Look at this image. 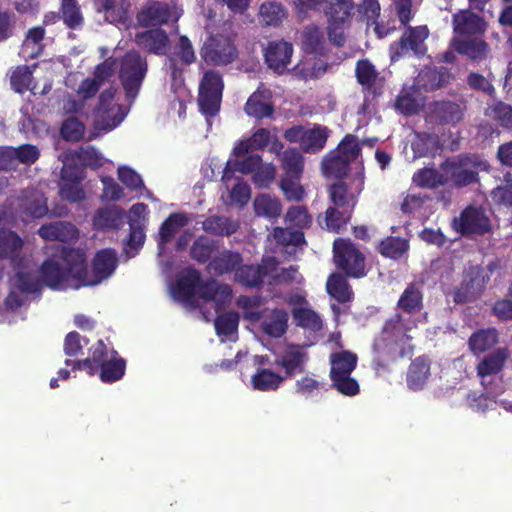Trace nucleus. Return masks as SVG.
Here are the masks:
<instances>
[{
    "label": "nucleus",
    "instance_id": "f257e3e1",
    "mask_svg": "<svg viewBox=\"0 0 512 512\" xmlns=\"http://www.w3.org/2000/svg\"><path fill=\"white\" fill-rule=\"evenodd\" d=\"M171 293L175 300L188 307L199 306V300L213 302L216 312L229 303L232 296L229 285L218 284L213 280L204 283L200 273L193 268H187L179 274L176 285L171 287Z\"/></svg>",
    "mask_w": 512,
    "mask_h": 512
},
{
    "label": "nucleus",
    "instance_id": "f03ea898",
    "mask_svg": "<svg viewBox=\"0 0 512 512\" xmlns=\"http://www.w3.org/2000/svg\"><path fill=\"white\" fill-rule=\"evenodd\" d=\"M67 251L63 252L61 262L47 260L43 263L40 271L41 279L36 271H18L14 278V285L24 293L39 292L42 283L58 290L80 288V280L73 277V274L69 271V265L65 262Z\"/></svg>",
    "mask_w": 512,
    "mask_h": 512
},
{
    "label": "nucleus",
    "instance_id": "7ed1b4c3",
    "mask_svg": "<svg viewBox=\"0 0 512 512\" xmlns=\"http://www.w3.org/2000/svg\"><path fill=\"white\" fill-rule=\"evenodd\" d=\"M65 262L75 279L82 286H95L109 278L117 265L116 253L111 249L99 251L93 260V277H89L85 254L79 249H69L65 254Z\"/></svg>",
    "mask_w": 512,
    "mask_h": 512
},
{
    "label": "nucleus",
    "instance_id": "20e7f679",
    "mask_svg": "<svg viewBox=\"0 0 512 512\" xmlns=\"http://www.w3.org/2000/svg\"><path fill=\"white\" fill-rule=\"evenodd\" d=\"M499 268L496 261L487 266L472 265L463 272V279L453 291V300L457 304L472 302L478 299L487 287L492 273Z\"/></svg>",
    "mask_w": 512,
    "mask_h": 512
},
{
    "label": "nucleus",
    "instance_id": "39448f33",
    "mask_svg": "<svg viewBox=\"0 0 512 512\" xmlns=\"http://www.w3.org/2000/svg\"><path fill=\"white\" fill-rule=\"evenodd\" d=\"M357 355L350 351L335 352L330 355L331 386L345 396L359 393V384L351 373L357 365Z\"/></svg>",
    "mask_w": 512,
    "mask_h": 512
},
{
    "label": "nucleus",
    "instance_id": "423d86ee",
    "mask_svg": "<svg viewBox=\"0 0 512 512\" xmlns=\"http://www.w3.org/2000/svg\"><path fill=\"white\" fill-rule=\"evenodd\" d=\"M148 64L138 51L127 52L119 61V78L126 97L133 101L139 93L146 76Z\"/></svg>",
    "mask_w": 512,
    "mask_h": 512
},
{
    "label": "nucleus",
    "instance_id": "0eeeda50",
    "mask_svg": "<svg viewBox=\"0 0 512 512\" xmlns=\"http://www.w3.org/2000/svg\"><path fill=\"white\" fill-rule=\"evenodd\" d=\"M354 9L352 0H326L324 14L328 19V36L336 46L345 43L344 29L348 25Z\"/></svg>",
    "mask_w": 512,
    "mask_h": 512
},
{
    "label": "nucleus",
    "instance_id": "6e6552de",
    "mask_svg": "<svg viewBox=\"0 0 512 512\" xmlns=\"http://www.w3.org/2000/svg\"><path fill=\"white\" fill-rule=\"evenodd\" d=\"M414 322L406 320L403 315L396 314L390 318L381 333V336L375 340L374 347L376 350H382L385 346H389L393 350V346H400V356L405 355V346L411 340L407 331L411 329Z\"/></svg>",
    "mask_w": 512,
    "mask_h": 512
},
{
    "label": "nucleus",
    "instance_id": "1a4fd4ad",
    "mask_svg": "<svg viewBox=\"0 0 512 512\" xmlns=\"http://www.w3.org/2000/svg\"><path fill=\"white\" fill-rule=\"evenodd\" d=\"M429 37V30L426 26L408 27L401 38L390 46L391 60L397 61L407 55L422 57L427 52L425 44Z\"/></svg>",
    "mask_w": 512,
    "mask_h": 512
},
{
    "label": "nucleus",
    "instance_id": "9d476101",
    "mask_svg": "<svg viewBox=\"0 0 512 512\" xmlns=\"http://www.w3.org/2000/svg\"><path fill=\"white\" fill-rule=\"evenodd\" d=\"M116 88L109 86L104 89L94 110L95 122L98 128L103 130H112L118 126L125 118L126 111L118 103L114 102Z\"/></svg>",
    "mask_w": 512,
    "mask_h": 512
},
{
    "label": "nucleus",
    "instance_id": "9b49d317",
    "mask_svg": "<svg viewBox=\"0 0 512 512\" xmlns=\"http://www.w3.org/2000/svg\"><path fill=\"white\" fill-rule=\"evenodd\" d=\"M223 81L221 75L214 71H207L200 82L198 105L206 116H214L220 109Z\"/></svg>",
    "mask_w": 512,
    "mask_h": 512
},
{
    "label": "nucleus",
    "instance_id": "f8f14e48",
    "mask_svg": "<svg viewBox=\"0 0 512 512\" xmlns=\"http://www.w3.org/2000/svg\"><path fill=\"white\" fill-rule=\"evenodd\" d=\"M201 55L206 63L222 66L235 61L238 57V51L229 37L216 35L206 40Z\"/></svg>",
    "mask_w": 512,
    "mask_h": 512
},
{
    "label": "nucleus",
    "instance_id": "ddd939ff",
    "mask_svg": "<svg viewBox=\"0 0 512 512\" xmlns=\"http://www.w3.org/2000/svg\"><path fill=\"white\" fill-rule=\"evenodd\" d=\"M334 259L339 268L347 275L361 277L364 275V256L353 243L337 239L333 244Z\"/></svg>",
    "mask_w": 512,
    "mask_h": 512
},
{
    "label": "nucleus",
    "instance_id": "4468645a",
    "mask_svg": "<svg viewBox=\"0 0 512 512\" xmlns=\"http://www.w3.org/2000/svg\"><path fill=\"white\" fill-rule=\"evenodd\" d=\"M451 180L458 187L468 186L478 181L479 171L488 169V163L478 155L460 156L451 164Z\"/></svg>",
    "mask_w": 512,
    "mask_h": 512
},
{
    "label": "nucleus",
    "instance_id": "2eb2a0df",
    "mask_svg": "<svg viewBox=\"0 0 512 512\" xmlns=\"http://www.w3.org/2000/svg\"><path fill=\"white\" fill-rule=\"evenodd\" d=\"M451 225L461 235H482L491 229L490 219L485 211L474 206H468L459 217H454Z\"/></svg>",
    "mask_w": 512,
    "mask_h": 512
},
{
    "label": "nucleus",
    "instance_id": "dca6fc26",
    "mask_svg": "<svg viewBox=\"0 0 512 512\" xmlns=\"http://www.w3.org/2000/svg\"><path fill=\"white\" fill-rule=\"evenodd\" d=\"M246 317L250 320H260L263 333L273 338L282 337L288 329L289 314L284 309H273L262 316L259 312L247 311Z\"/></svg>",
    "mask_w": 512,
    "mask_h": 512
},
{
    "label": "nucleus",
    "instance_id": "f3484780",
    "mask_svg": "<svg viewBox=\"0 0 512 512\" xmlns=\"http://www.w3.org/2000/svg\"><path fill=\"white\" fill-rule=\"evenodd\" d=\"M466 105L450 100L435 101L429 105L430 121L439 125L455 126L464 119Z\"/></svg>",
    "mask_w": 512,
    "mask_h": 512
},
{
    "label": "nucleus",
    "instance_id": "a211bd4d",
    "mask_svg": "<svg viewBox=\"0 0 512 512\" xmlns=\"http://www.w3.org/2000/svg\"><path fill=\"white\" fill-rule=\"evenodd\" d=\"M116 61L109 58L99 64L93 78L84 79L78 87L77 93L84 101L96 95L100 88L110 83V79L114 76Z\"/></svg>",
    "mask_w": 512,
    "mask_h": 512
},
{
    "label": "nucleus",
    "instance_id": "6ab92c4d",
    "mask_svg": "<svg viewBox=\"0 0 512 512\" xmlns=\"http://www.w3.org/2000/svg\"><path fill=\"white\" fill-rule=\"evenodd\" d=\"M266 147L270 152L279 155L283 144L278 140L277 136L271 134L269 130L259 128L249 139L242 141L234 148V154L236 157H240L246 155L251 149H264Z\"/></svg>",
    "mask_w": 512,
    "mask_h": 512
},
{
    "label": "nucleus",
    "instance_id": "aec40b11",
    "mask_svg": "<svg viewBox=\"0 0 512 512\" xmlns=\"http://www.w3.org/2000/svg\"><path fill=\"white\" fill-rule=\"evenodd\" d=\"M180 16L181 10L176 6L155 2L139 13L138 20L143 26H157L170 21L175 22Z\"/></svg>",
    "mask_w": 512,
    "mask_h": 512
},
{
    "label": "nucleus",
    "instance_id": "412c9836",
    "mask_svg": "<svg viewBox=\"0 0 512 512\" xmlns=\"http://www.w3.org/2000/svg\"><path fill=\"white\" fill-rule=\"evenodd\" d=\"M452 27L456 36H477L486 31L487 23L470 9H463L452 16Z\"/></svg>",
    "mask_w": 512,
    "mask_h": 512
},
{
    "label": "nucleus",
    "instance_id": "4be33fe9",
    "mask_svg": "<svg viewBox=\"0 0 512 512\" xmlns=\"http://www.w3.org/2000/svg\"><path fill=\"white\" fill-rule=\"evenodd\" d=\"M292 44L286 41H273L265 49V62L277 74H283L291 62Z\"/></svg>",
    "mask_w": 512,
    "mask_h": 512
},
{
    "label": "nucleus",
    "instance_id": "5701e85b",
    "mask_svg": "<svg viewBox=\"0 0 512 512\" xmlns=\"http://www.w3.org/2000/svg\"><path fill=\"white\" fill-rule=\"evenodd\" d=\"M451 44L455 51L474 62L486 60L490 54L489 44L479 37L454 36Z\"/></svg>",
    "mask_w": 512,
    "mask_h": 512
},
{
    "label": "nucleus",
    "instance_id": "b1692460",
    "mask_svg": "<svg viewBox=\"0 0 512 512\" xmlns=\"http://www.w3.org/2000/svg\"><path fill=\"white\" fill-rule=\"evenodd\" d=\"M308 355L299 345H289L276 356L275 365L285 370V378L304 371Z\"/></svg>",
    "mask_w": 512,
    "mask_h": 512
},
{
    "label": "nucleus",
    "instance_id": "393cba45",
    "mask_svg": "<svg viewBox=\"0 0 512 512\" xmlns=\"http://www.w3.org/2000/svg\"><path fill=\"white\" fill-rule=\"evenodd\" d=\"M355 187L352 191L347 183L338 181L329 187V198L333 206L342 209H352L356 204V194H359L364 185L362 176L354 180Z\"/></svg>",
    "mask_w": 512,
    "mask_h": 512
},
{
    "label": "nucleus",
    "instance_id": "a878e982",
    "mask_svg": "<svg viewBox=\"0 0 512 512\" xmlns=\"http://www.w3.org/2000/svg\"><path fill=\"white\" fill-rule=\"evenodd\" d=\"M452 74L446 67H425L418 73L414 85L424 91H433L449 84Z\"/></svg>",
    "mask_w": 512,
    "mask_h": 512
},
{
    "label": "nucleus",
    "instance_id": "bb28decb",
    "mask_svg": "<svg viewBox=\"0 0 512 512\" xmlns=\"http://www.w3.org/2000/svg\"><path fill=\"white\" fill-rule=\"evenodd\" d=\"M17 209L27 217L34 218L43 217L48 212L44 194L34 188L22 191L18 198Z\"/></svg>",
    "mask_w": 512,
    "mask_h": 512
},
{
    "label": "nucleus",
    "instance_id": "cd10ccee",
    "mask_svg": "<svg viewBox=\"0 0 512 512\" xmlns=\"http://www.w3.org/2000/svg\"><path fill=\"white\" fill-rule=\"evenodd\" d=\"M129 0H95L98 13H104L105 20L112 24H125L128 20Z\"/></svg>",
    "mask_w": 512,
    "mask_h": 512
},
{
    "label": "nucleus",
    "instance_id": "c85d7f7f",
    "mask_svg": "<svg viewBox=\"0 0 512 512\" xmlns=\"http://www.w3.org/2000/svg\"><path fill=\"white\" fill-rule=\"evenodd\" d=\"M244 110L248 116L256 119L271 117L274 112L271 93L268 90L255 91L248 98Z\"/></svg>",
    "mask_w": 512,
    "mask_h": 512
},
{
    "label": "nucleus",
    "instance_id": "c756f323",
    "mask_svg": "<svg viewBox=\"0 0 512 512\" xmlns=\"http://www.w3.org/2000/svg\"><path fill=\"white\" fill-rule=\"evenodd\" d=\"M137 45L150 53L164 55L168 47V36L161 29H150L135 35Z\"/></svg>",
    "mask_w": 512,
    "mask_h": 512
},
{
    "label": "nucleus",
    "instance_id": "7c9ffc66",
    "mask_svg": "<svg viewBox=\"0 0 512 512\" xmlns=\"http://www.w3.org/2000/svg\"><path fill=\"white\" fill-rule=\"evenodd\" d=\"M38 234L45 240L70 242L77 238L78 231L70 222L57 221L42 225Z\"/></svg>",
    "mask_w": 512,
    "mask_h": 512
},
{
    "label": "nucleus",
    "instance_id": "2f4dec72",
    "mask_svg": "<svg viewBox=\"0 0 512 512\" xmlns=\"http://www.w3.org/2000/svg\"><path fill=\"white\" fill-rule=\"evenodd\" d=\"M261 161V157L257 154H251L247 157H245V155L240 156L237 157L235 161L229 160L222 176L225 187L229 188V182L232 180V176L235 172L241 174L254 173Z\"/></svg>",
    "mask_w": 512,
    "mask_h": 512
},
{
    "label": "nucleus",
    "instance_id": "473e14b6",
    "mask_svg": "<svg viewBox=\"0 0 512 512\" xmlns=\"http://www.w3.org/2000/svg\"><path fill=\"white\" fill-rule=\"evenodd\" d=\"M108 351L102 340H99L92 352L91 357L84 360H69L65 361L67 366H72L74 370H87L90 375H93L96 370L108 360Z\"/></svg>",
    "mask_w": 512,
    "mask_h": 512
},
{
    "label": "nucleus",
    "instance_id": "72a5a7b5",
    "mask_svg": "<svg viewBox=\"0 0 512 512\" xmlns=\"http://www.w3.org/2000/svg\"><path fill=\"white\" fill-rule=\"evenodd\" d=\"M265 277H268L265 258L259 265L239 266L235 272V280L240 284L251 288L261 286Z\"/></svg>",
    "mask_w": 512,
    "mask_h": 512
},
{
    "label": "nucleus",
    "instance_id": "f704fd0d",
    "mask_svg": "<svg viewBox=\"0 0 512 512\" xmlns=\"http://www.w3.org/2000/svg\"><path fill=\"white\" fill-rule=\"evenodd\" d=\"M509 357V350L501 347L485 356L477 364V374L480 377L490 376L499 373Z\"/></svg>",
    "mask_w": 512,
    "mask_h": 512
},
{
    "label": "nucleus",
    "instance_id": "c9c22d12",
    "mask_svg": "<svg viewBox=\"0 0 512 512\" xmlns=\"http://www.w3.org/2000/svg\"><path fill=\"white\" fill-rule=\"evenodd\" d=\"M266 269H268V277L275 284H288L292 282H300V275L295 266L279 267L275 257L265 258Z\"/></svg>",
    "mask_w": 512,
    "mask_h": 512
},
{
    "label": "nucleus",
    "instance_id": "e433bc0d",
    "mask_svg": "<svg viewBox=\"0 0 512 512\" xmlns=\"http://www.w3.org/2000/svg\"><path fill=\"white\" fill-rule=\"evenodd\" d=\"M45 30L42 27H34L28 30L21 46L20 55L28 60L38 57L44 48Z\"/></svg>",
    "mask_w": 512,
    "mask_h": 512
},
{
    "label": "nucleus",
    "instance_id": "4c0bfd02",
    "mask_svg": "<svg viewBox=\"0 0 512 512\" xmlns=\"http://www.w3.org/2000/svg\"><path fill=\"white\" fill-rule=\"evenodd\" d=\"M430 375V365L426 358L419 357L414 360L407 372V385L411 390L417 391L424 387Z\"/></svg>",
    "mask_w": 512,
    "mask_h": 512
},
{
    "label": "nucleus",
    "instance_id": "58836bf2",
    "mask_svg": "<svg viewBox=\"0 0 512 512\" xmlns=\"http://www.w3.org/2000/svg\"><path fill=\"white\" fill-rule=\"evenodd\" d=\"M242 262L238 252L224 251L213 258L208 264V270L214 275H222L236 269Z\"/></svg>",
    "mask_w": 512,
    "mask_h": 512
},
{
    "label": "nucleus",
    "instance_id": "ea45409f",
    "mask_svg": "<svg viewBox=\"0 0 512 512\" xmlns=\"http://www.w3.org/2000/svg\"><path fill=\"white\" fill-rule=\"evenodd\" d=\"M282 177H301L304 170V159L296 148L285 150L281 156Z\"/></svg>",
    "mask_w": 512,
    "mask_h": 512
},
{
    "label": "nucleus",
    "instance_id": "a19ab883",
    "mask_svg": "<svg viewBox=\"0 0 512 512\" xmlns=\"http://www.w3.org/2000/svg\"><path fill=\"white\" fill-rule=\"evenodd\" d=\"M498 331L495 328L481 329L469 338V347L474 354L483 353L498 343Z\"/></svg>",
    "mask_w": 512,
    "mask_h": 512
},
{
    "label": "nucleus",
    "instance_id": "79ce46f5",
    "mask_svg": "<svg viewBox=\"0 0 512 512\" xmlns=\"http://www.w3.org/2000/svg\"><path fill=\"white\" fill-rule=\"evenodd\" d=\"M397 306L403 312L414 314L423 307V294L416 284H409L399 298Z\"/></svg>",
    "mask_w": 512,
    "mask_h": 512
},
{
    "label": "nucleus",
    "instance_id": "37998d69",
    "mask_svg": "<svg viewBox=\"0 0 512 512\" xmlns=\"http://www.w3.org/2000/svg\"><path fill=\"white\" fill-rule=\"evenodd\" d=\"M123 212L117 207H104L96 211L93 225L97 229H113L123 223Z\"/></svg>",
    "mask_w": 512,
    "mask_h": 512
},
{
    "label": "nucleus",
    "instance_id": "c03bdc74",
    "mask_svg": "<svg viewBox=\"0 0 512 512\" xmlns=\"http://www.w3.org/2000/svg\"><path fill=\"white\" fill-rule=\"evenodd\" d=\"M254 211L257 216L275 219L281 215L280 201L269 194H261L254 199Z\"/></svg>",
    "mask_w": 512,
    "mask_h": 512
},
{
    "label": "nucleus",
    "instance_id": "a18cd8bd",
    "mask_svg": "<svg viewBox=\"0 0 512 512\" xmlns=\"http://www.w3.org/2000/svg\"><path fill=\"white\" fill-rule=\"evenodd\" d=\"M202 227L208 233L229 236L237 231L239 225L225 216H211L203 221Z\"/></svg>",
    "mask_w": 512,
    "mask_h": 512
},
{
    "label": "nucleus",
    "instance_id": "49530a36",
    "mask_svg": "<svg viewBox=\"0 0 512 512\" xmlns=\"http://www.w3.org/2000/svg\"><path fill=\"white\" fill-rule=\"evenodd\" d=\"M349 165L347 159L333 151L322 160V172L327 177L342 178L347 174Z\"/></svg>",
    "mask_w": 512,
    "mask_h": 512
},
{
    "label": "nucleus",
    "instance_id": "de8ad7c7",
    "mask_svg": "<svg viewBox=\"0 0 512 512\" xmlns=\"http://www.w3.org/2000/svg\"><path fill=\"white\" fill-rule=\"evenodd\" d=\"M187 219L182 214L170 215L161 225L159 235L160 241L158 243L159 255H161L165 249L166 243L170 242L174 237L177 230L186 225Z\"/></svg>",
    "mask_w": 512,
    "mask_h": 512
},
{
    "label": "nucleus",
    "instance_id": "09e8293b",
    "mask_svg": "<svg viewBox=\"0 0 512 512\" xmlns=\"http://www.w3.org/2000/svg\"><path fill=\"white\" fill-rule=\"evenodd\" d=\"M285 377L269 369H259L251 378L252 386L259 391L276 390L284 381Z\"/></svg>",
    "mask_w": 512,
    "mask_h": 512
},
{
    "label": "nucleus",
    "instance_id": "8fccbe9b",
    "mask_svg": "<svg viewBox=\"0 0 512 512\" xmlns=\"http://www.w3.org/2000/svg\"><path fill=\"white\" fill-rule=\"evenodd\" d=\"M286 17L284 6L277 1L264 2L259 9L260 22L266 26H277Z\"/></svg>",
    "mask_w": 512,
    "mask_h": 512
},
{
    "label": "nucleus",
    "instance_id": "3c124183",
    "mask_svg": "<svg viewBox=\"0 0 512 512\" xmlns=\"http://www.w3.org/2000/svg\"><path fill=\"white\" fill-rule=\"evenodd\" d=\"M422 107V98L414 88H404L396 100V108L405 115L416 114Z\"/></svg>",
    "mask_w": 512,
    "mask_h": 512
},
{
    "label": "nucleus",
    "instance_id": "603ef678",
    "mask_svg": "<svg viewBox=\"0 0 512 512\" xmlns=\"http://www.w3.org/2000/svg\"><path fill=\"white\" fill-rule=\"evenodd\" d=\"M413 182L423 188H436L446 184L447 177L434 168H423L413 175Z\"/></svg>",
    "mask_w": 512,
    "mask_h": 512
},
{
    "label": "nucleus",
    "instance_id": "864d4df0",
    "mask_svg": "<svg viewBox=\"0 0 512 512\" xmlns=\"http://www.w3.org/2000/svg\"><path fill=\"white\" fill-rule=\"evenodd\" d=\"M329 295L338 302L344 303L351 299L352 292L346 279L340 274H332L326 284Z\"/></svg>",
    "mask_w": 512,
    "mask_h": 512
},
{
    "label": "nucleus",
    "instance_id": "5fc2aeb1",
    "mask_svg": "<svg viewBox=\"0 0 512 512\" xmlns=\"http://www.w3.org/2000/svg\"><path fill=\"white\" fill-rule=\"evenodd\" d=\"M292 315L296 324L304 329L317 332L322 328V320L320 316L309 308H294L292 310Z\"/></svg>",
    "mask_w": 512,
    "mask_h": 512
},
{
    "label": "nucleus",
    "instance_id": "6e6d98bb",
    "mask_svg": "<svg viewBox=\"0 0 512 512\" xmlns=\"http://www.w3.org/2000/svg\"><path fill=\"white\" fill-rule=\"evenodd\" d=\"M100 378L103 382H114L122 378L125 372V361L112 356L100 367Z\"/></svg>",
    "mask_w": 512,
    "mask_h": 512
},
{
    "label": "nucleus",
    "instance_id": "4d7b16f0",
    "mask_svg": "<svg viewBox=\"0 0 512 512\" xmlns=\"http://www.w3.org/2000/svg\"><path fill=\"white\" fill-rule=\"evenodd\" d=\"M408 249V242L399 237H388L381 241L379 252L388 258L398 259Z\"/></svg>",
    "mask_w": 512,
    "mask_h": 512
},
{
    "label": "nucleus",
    "instance_id": "13d9d810",
    "mask_svg": "<svg viewBox=\"0 0 512 512\" xmlns=\"http://www.w3.org/2000/svg\"><path fill=\"white\" fill-rule=\"evenodd\" d=\"M494 202L505 206H512V172H506L500 184L492 191Z\"/></svg>",
    "mask_w": 512,
    "mask_h": 512
},
{
    "label": "nucleus",
    "instance_id": "bf43d9fd",
    "mask_svg": "<svg viewBox=\"0 0 512 512\" xmlns=\"http://www.w3.org/2000/svg\"><path fill=\"white\" fill-rule=\"evenodd\" d=\"M326 141V131L320 127H316L306 131L305 136L303 137L302 148L306 152L315 153L325 146Z\"/></svg>",
    "mask_w": 512,
    "mask_h": 512
},
{
    "label": "nucleus",
    "instance_id": "052dcab7",
    "mask_svg": "<svg viewBox=\"0 0 512 512\" xmlns=\"http://www.w3.org/2000/svg\"><path fill=\"white\" fill-rule=\"evenodd\" d=\"M349 209L337 208L330 206L325 211L324 223L325 227L329 231L339 232L340 228L346 224L349 219L347 214Z\"/></svg>",
    "mask_w": 512,
    "mask_h": 512
},
{
    "label": "nucleus",
    "instance_id": "680f3d73",
    "mask_svg": "<svg viewBox=\"0 0 512 512\" xmlns=\"http://www.w3.org/2000/svg\"><path fill=\"white\" fill-rule=\"evenodd\" d=\"M214 250V241L208 237L201 236L193 242L190 255L194 260L204 263L210 259Z\"/></svg>",
    "mask_w": 512,
    "mask_h": 512
},
{
    "label": "nucleus",
    "instance_id": "e2e57ef3",
    "mask_svg": "<svg viewBox=\"0 0 512 512\" xmlns=\"http://www.w3.org/2000/svg\"><path fill=\"white\" fill-rule=\"evenodd\" d=\"M301 177H281L280 188L285 197L290 201H301L305 191L300 184Z\"/></svg>",
    "mask_w": 512,
    "mask_h": 512
},
{
    "label": "nucleus",
    "instance_id": "0e129e2a",
    "mask_svg": "<svg viewBox=\"0 0 512 512\" xmlns=\"http://www.w3.org/2000/svg\"><path fill=\"white\" fill-rule=\"evenodd\" d=\"M273 239L284 246H298L304 243V234L300 230L276 227L272 234Z\"/></svg>",
    "mask_w": 512,
    "mask_h": 512
},
{
    "label": "nucleus",
    "instance_id": "69168bd1",
    "mask_svg": "<svg viewBox=\"0 0 512 512\" xmlns=\"http://www.w3.org/2000/svg\"><path fill=\"white\" fill-rule=\"evenodd\" d=\"M74 153L78 161L84 166L101 167L106 161L103 155L91 145L80 147Z\"/></svg>",
    "mask_w": 512,
    "mask_h": 512
},
{
    "label": "nucleus",
    "instance_id": "338daca9",
    "mask_svg": "<svg viewBox=\"0 0 512 512\" xmlns=\"http://www.w3.org/2000/svg\"><path fill=\"white\" fill-rule=\"evenodd\" d=\"M239 317L235 312L219 315L215 320V329L218 335L231 336L238 328Z\"/></svg>",
    "mask_w": 512,
    "mask_h": 512
},
{
    "label": "nucleus",
    "instance_id": "774afa93",
    "mask_svg": "<svg viewBox=\"0 0 512 512\" xmlns=\"http://www.w3.org/2000/svg\"><path fill=\"white\" fill-rule=\"evenodd\" d=\"M355 73L358 82L367 87L372 86L378 76V72L374 65L367 59L359 60L357 62Z\"/></svg>",
    "mask_w": 512,
    "mask_h": 512
}]
</instances>
